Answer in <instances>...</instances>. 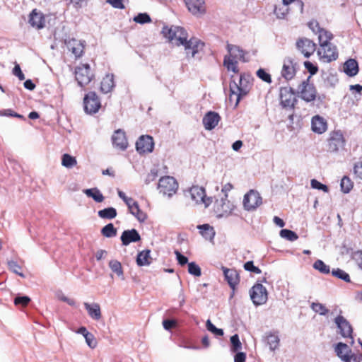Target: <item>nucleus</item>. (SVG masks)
Wrapping results in <instances>:
<instances>
[{
    "label": "nucleus",
    "instance_id": "nucleus-18",
    "mask_svg": "<svg viewBox=\"0 0 362 362\" xmlns=\"http://www.w3.org/2000/svg\"><path fill=\"white\" fill-rule=\"evenodd\" d=\"M296 47L305 57L307 58L312 55L316 49V44L308 38L299 39L296 42Z\"/></svg>",
    "mask_w": 362,
    "mask_h": 362
},
{
    "label": "nucleus",
    "instance_id": "nucleus-39",
    "mask_svg": "<svg viewBox=\"0 0 362 362\" xmlns=\"http://www.w3.org/2000/svg\"><path fill=\"white\" fill-rule=\"evenodd\" d=\"M77 160L75 157L68 154L64 153L62 157V165L66 168H72L74 166L76 165Z\"/></svg>",
    "mask_w": 362,
    "mask_h": 362
},
{
    "label": "nucleus",
    "instance_id": "nucleus-6",
    "mask_svg": "<svg viewBox=\"0 0 362 362\" xmlns=\"http://www.w3.org/2000/svg\"><path fill=\"white\" fill-rule=\"evenodd\" d=\"M177 182L175 179L170 176L163 177L159 180L158 189L163 195L170 197L177 189Z\"/></svg>",
    "mask_w": 362,
    "mask_h": 362
},
{
    "label": "nucleus",
    "instance_id": "nucleus-20",
    "mask_svg": "<svg viewBox=\"0 0 362 362\" xmlns=\"http://www.w3.org/2000/svg\"><path fill=\"white\" fill-rule=\"evenodd\" d=\"M65 44L67 49L74 54L76 58H78L83 55L84 50V42L72 38L66 40Z\"/></svg>",
    "mask_w": 362,
    "mask_h": 362
},
{
    "label": "nucleus",
    "instance_id": "nucleus-11",
    "mask_svg": "<svg viewBox=\"0 0 362 362\" xmlns=\"http://www.w3.org/2000/svg\"><path fill=\"white\" fill-rule=\"evenodd\" d=\"M228 194L220 200H216L214 204V211L218 218L228 216L233 211L235 206L227 199Z\"/></svg>",
    "mask_w": 362,
    "mask_h": 362
},
{
    "label": "nucleus",
    "instance_id": "nucleus-44",
    "mask_svg": "<svg viewBox=\"0 0 362 362\" xmlns=\"http://www.w3.org/2000/svg\"><path fill=\"white\" fill-rule=\"evenodd\" d=\"M332 274L334 276H335L339 279H341V280L344 281L345 282L351 281L350 276H349V274L339 268L332 269Z\"/></svg>",
    "mask_w": 362,
    "mask_h": 362
},
{
    "label": "nucleus",
    "instance_id": "nucleus-36",
    "mask_svg": "<svg viewBox=\"0 0 362 362\" xmlns=\"http://www.w3.org/2000/svg\"><path fill=\"white\" fill-rule=\"evenodd\" d=\"M129 212L141 223L144 222L147 218V215L140 209L138 202L133 204V208Z\"/></svg>",
    "mask_w": 362,
    "mask_h": 362
},
{
    "label": "nucleus",
    "instance_id": "nucleus-31",
    "mask_svg": "<svg viewBox=\"0 0 362 362\" xmlns=\"http://www.w3.org/2000/svg\"><path fill=\"white\" fill-rule=\"evenodd\" d=\"M114 87V76L112 74L106 75L100 83V91L103 93H108L112 91Z\"/></svg>",
    "mask_w": 362,
    "mask_h": 362
},
{
    "label": "nucleus",
    "instance_id": "nucleus-47",
    "mask_svg": "<svg viewBox=\"0 0 362 362\" xmlns=\"http://www.w3.org/2000/svg\"><path fill=\"white\" fill-rule=\"evenodd\" d=\"M280 235L281 238L290 241H295L298 238V235L295 232L288 229L281 230Z\"/></svg>",
    "mask_w": 362,
    "mask_h": 362
},
{
    "label": "nucleus",
    "instance_id": "nucleus-52",
    "mask_svg": "<svg viewBox=\"0 0 362 362\" xmlns=\"http://www.w3.org/2000/svg\"><path fill=\"white\" fill-rule=\"evenodd\" d=\"M134 21L137 23L144 24L146 23H150L151 19L149 15L146 13H141L134 18Z\"/></svg>",
    "mask_w": 362,
    "mask_h": 362
},
{
    "label": "nucleus",
    "instance_id": "nucleus-26",
    "mask_svg": "<svg viewBox=\"0 0 362 362\" xmlns=\"http://www.w3.org/2000/svg\"><path fill=\"white\" fill-rule=\"evenodd\" d=\"M28 22L32 27L41 29L45 27V20L42 13L37 12L36 9H34L30 14Z\"/></svg>",
    "mask_w": 362,
    "mask_h": 362
},
{
    "label": "nucleus",
    "instance_id": "nucleus-15",
    "mask_svg": "<svg viewBox=\"0 0 362 362\" xmlns=\"http://www.w3.org/2000/svg\"><path fill=\"white\" fill-rule=\"evenodd\" d=\"M345 144V139L340 131L333 132L328 140V151L335 153L342 148Z\"/></svg>",
    "mask_w": 362,
    "mask_h": 362
},
{
    "label": "nucleus",
    "instance_id": "nucleus-56",
    "mask_svg": "<svg viewBox=\"0 0 362 362\" xmlns=\"http://www.w3.org/2000/svg\"><path fill=\"white\" fill-rule=\"evenodd\" d=\"M85 339H86V342L87 344V345L91 348V349H94L97 346V341H96V339H95V337H94V335L89 332L88 334H86V335L84 337Z\"/></svg>",
    "mask_w": 362,
    "mask_h": 362
},
{
    "label": "nucleus",
    "instance_id": "nucleus-43",
    "mask_svg": "<svg viewBox=\"0 0 362 362\" xmlns=\"http://www.w3.org/2000/svg\"><path fill=\"white\" fill-rule=\"evenodd\" d=\"M267 344L269 345L270 350L274 351L279 344V337L274 334H269L267 337Z\"/></svg>",
    "mask_w": 362,
    "mask_h": 362
},
{
    "label": "nucleus",
    "instance_id": "nucleus-4",
    "mask_svg": "<svg viewBox=\"0 0 362 362\" xmlns=\"http://www.w3.org/2000/svg\"><path fill=\"white\" fill-rule=\"evenodd\" d=\"M310 76L303 80L297 89L298 97L307 103L314 101L317 96V90L315 85L310 83Z\"/></svg>",
    "mask_w": 362,
    "mask_h": 362
},
{
    "label": "nucleus",
    "instance_id": "nucleus-45",
    "mask_svg": "<svg viewBox=\"0 0 362 362\" xmlns=\"http://www.w3.org/2000/svg\"><path fill=\"white\" fill-rule=\"evenodd\" d=\"M312 310L320 314V315H326L329 313V310L320 303H312L310 305Z\"/></svg>",
    "mask_w": 362,
    "mask_h": 362
},
{
    "label": "nucleus",
    "instance_id": "nucleus-32",
    "mask_svg": "<svg viewBox=\"0 0 362 362\" xmlns=\"http://www.w3.org/2000/svg\"><path fill=\"white\" fill-rule=\"evenodd\" d=\"M344 71L349 76H354L358 72V65L356 60L354 59H348L344 64Z\"/></svg>",
    "mask_w": 362,
    "mask_h": 362
},
{
    "label": "nucleus",
    "instance_id": "nucleus-8",
    "mask_svg": "<svg viewBox=\"0 0 362 362\" xmlns=\"http://www.w3.org/2000/svg\"><path fill=\"white\" fill-rule=\"evenodd\" d=\"M181 45L185 48L187 58L189 59L195 57L203 49L204 43L197 37H191L189 40L187 39Z\"/></svg>",
    "mask_w": 362,
    "mask_h": 362
},
{
    "label": "nucleus",
    "instance_id": "nucleus-19",
    "mask_svg": "<svg viewBox=\"0 0 362 362\" xmlns=\"http://www.w3.org/2000/svg\"><path fill=\"white\" fill-rule=\"evenodd\" d=\"M112 142L114 147L124 151L128 146L125 132L122 129L116 130L112 136Z\"/></svg>",
    "mask_w": 362,
    "mask_h": 362
},
{
    "label": "nucleus",
    "instance_id": "nucleus-28",
    "mask_svg": "<svg viewBox=\"0 0 362 362\" xmlns=\"http://www.w3.org/2000/svg\"><path fill=\"white\" fill-rule=\"evenodd\" d=\"M312 130L317 134H322L327 130V122L319 115H315L311 121Z\"/></svg>",
    "mask_w": 362,
    "mask_h": 362
},
{
    "label": "nucleus",
    "instance_id": "nucleus-46",
    "mask_svg": "<svg viewBox=\"0 0 362 362\" xmlns=\"http://www.w3.org/2000/svg\"><path fill=\"white\" fill-rule=\"evenodd\" d=\"M341 189L344 193H349L353 188V182L347 176H344L341 180Z\"/></svg>",
    "mask_w": 362,
    "mask_h": 362
},
{
    "label": "nucleus",
    "instance_id": "nucleus-3",
    "mask_svg": "<svg viewBox=\"0 0 362 362\" xmlns=\"http://www.w3.org/2000/svg\"><path fill=\"white\" fill-rule=\"evenodd\" d=\"M163 36L169 40L173 44L180 46L187 39V32L179 26H163L162 29Z\"/></svg>",
    "mask_w": 362,
    "mask_h": 362
},
{
    "label": "nucleus",
    "instance_id": "nucleus-1",
    "mask_svg": "<svg viewBox=\"0 0 362 362\" xmlns=\"http://www.w3.org/2000/svg\"><path fill=\"white\" fill-rule=\"evenodd\" d=\"M325 33V37L319 42L317 55L321 61L328 63L338 58V51L337 47L329 42L333 38L332 33Z\"/></svg>",
    "mask_w": 362,
    "mask_h": 362
},
{
    "label": "nucleus",
    "instance_id": "nucleus-33",
    "mask_svg": "<svg viewBox=\"0 0 362 362\" xmlns=\"http://www.w3.org/2000/svg\"><path fill=\"white\" fill-rule=\"evenodd\" d=\"M199 233L206 240H212L215 236V230L213 227L209 224H203L197 226Z\"/></svg>",
    "mask_w": 362,
    "mask_h": 362
},
{
    "label": "nucleus",
    "instance_id": "nucleus-41",
    "mask_svg": "<svg viewBox=\"0 0 362 362\" xmlns=\"http://www.w3.org/2000/svg\"><path fill=\"white\" fill-rule=\"evenodd\" d=\"M101 234L106 238L115 237L117 235V228L112 223H108L101 229Z\"/></svg>",
    "mask_w": 362,
    "mask_h": 362
},
{
    "label": "nucleus",
    "instance_id": "nucleus-54",
    "mask_svg": "<svg viewBox=\"0 0 362 362\" xmlns=\"http://www.w3.org/2000/svg\"><path fill=\"white\" fill-rule=\"evenodd\" d=\"M244 269L246 271H248V272H252L255 274H261L262 273L261 269L259 267L254 265L253 261H248V262H245L244 264Z\"/></svg>",
    "mask_w": 362,
    "mask_h": 362
},
{
    "label": "nucleus",
    "instance_id": "nucleus-60",
    "mask_svg": "<svg viewBox=\"0 0 362 362\" xmlns=\"http://www.w3.org/2000/svg\"><path fill=\"white\" fill-rule=\"evenodd\" d=\"M1 115L7 116V117H14L19 119H25L24 117L22 115H20L17 112H13L11 109L4 110L1 112Z\"/></svg>",
    "mask_w": 362,
    "mask_h": 362
},
{
    "label": "nucleus",
    "instance_id": "nucleus-34",
    "mask_svg": "<svg viewBox=\"0 0 362 362\" xmlns=\"http://www.w3.org/2000/svg\"><path fill=\"white\" fill-rule=\"evenodd\" d=\"M151 251L145 250L138 253L136 257V264L140 266H148L151 264Z\"/></svg>",
    "mask_w": 362,
    "mask_h": 362
},
{
    "label": "nucleus",
    "instance_id": "nucleus-13",
    "mask_svg": "<svg viewBox=\"0 0 362 362\" xmlns=\"http://www.w3.org/2000/svg\"><path fill=\"white\" fill-rule=\"evenodd\" d=\"M298 63L290 57H286L283 61L281 76L286 81L291 80L296 74Z\"/></svg>",
    "mask_w": 362,
    "mask_h": 362
},
{
    "label": "nucleus",
    "instance_id": "nucleus-51",
    "mask_svg": "<svg viewBox=\"0 0 362 362\" xmlns=\"http://www.w3.org/2000/svg\"><path fill=\"white\" fill-rule=\"evenodd\" d=\"M30 298L26 296H18L14 298V304L17 306L25 307L30 302Z\"/></svg>",
    "mask_w": 362,
    "mask_h": 362
},
{
    "label": "nucleus",
    "instance_id": "nucleus-7",
    "mask_svg": "<svg viewBox=\"0 0 362 362\" xmlns=\"http://www.w3.org/2000/svg\"><path fill=\"white\" fill-rule=\"evenodd\" d=\"M94 75L90 71V65L83 64L75 69V78L78 86L83 87L88 85L93 78Z\"/></svg>",
    "mask_w": 362,
    "mask_h": 362
},
{
    "label": "nucleus",
    "instance_id": "nucleus-42",
    "mask_svg": "<svg viewBox=\"0 0 362 362\" xmlns=\"http://www.w3.org/2000/svg\"><path fill=\"white\" fill-rule=\"evenodd\" d=\"M313 268L324 274H328L330 272L329 266L320 259H317L314 262Z\"/></svg>",
    "mask_w": 362,
    "mask_h": 362
},
{
    "label": "nucleus",
    "instance_id": "nucleus-14",
    "mask_svg": "<svg viewBox=\"0 0 362 362\" xmlns=\"http://www.w3.org/2000/svg\"><path fill=\"white\" fill-rule=\"evenodd\" d=\"M191 199L196 204L204 203L205 206H209L212 203L211 197H206L205 189L202 187L192 186L189 189Z\"/></svg>",
    "mask_w": 362,
    "mask_h": 362
},
{
    "label": "nucleus",
    "instance_id": "nucleus-40",
    "mask_svg": "<svg viewBox=\"0 0 362 362\" xmlns=\"http://www.w3.org/2000/svg\"><path fill=\"white\" fill-rule=\"evenodd\" d=\"M223 64L226 66L228 71H232L234 73L238 72V62L235 59H233L230 57L226 56L223 60Z\"/></svg>",
    "mask_w": 362,
    "mask_h": 362
},
{
    "label": "nucleus",
    "instance_id": "nucleus-21",
    "mask_svg": "<svg viewBox=\"0 0 362 362\" xmlns=\"http://www.w3.org/2000/svg\"><path fill=\"white\" fill-rule=\"evenodd\" d=\"M220 119L221 117L217 112L209 111L204 115L202 122L206 130H212L218 125Z\"/></svg>",
    "mask_w": 362,
    "mask_h": 362
},
{
    "label": "nucleus",
    "instance_id": "nucleus-58",
    "mask_svg": "<svg viewBox=\"0 0 362 362\" xmlns=\"http://www.w3.org/2000/svg\"><path fill=\"white\" fill-rule=\"evenodd\" d=\"M310 184L311 187L314 189H320L325 192H327L329 191L328 187L327 185L320 182L315 179L311 180Z\"/></svg>",
    "mask_w": 362,
    "mask_h": 362
},
{
    "label": "nucleus",
    "instance_id": "nucleus-35",
    "mask_svg": "<svg viewBox=\"0 0 362 362\" xmlns=\"http://www.w3.org/2000/svg\"><path fill=\"white\" fill-rule=\"evenodd\" d=\"M83 192L88 197H91L94 201L100 203L104 200V196L98 188L86 189Z\"/></svg>",
    "mask_w": 362,
    "mask_h": 362
},
{
    "label": "nucleus",
    "instance_id": "nucleus-37",
    "mask_svg": "<svg viewBox=\"0 0 362 362\" xmlns=\"http://www.w3.org/2000/svg\"><path fill=\"white\" fill-rule=\"evenodd\" d=\"M109 267L112 272L115 273L122 280L124 279L123 269L121 263L118 260H110L109 262Z\"/></svg>",
    "mask_w": 362,
    "mask_h": 362
},
{
    "label": "nucleus",
    "instance_id": "nucleus-55",
    "mask_svg": "<svg viewBox=\"0 0 362 362\" xmlns=\"http://www.w3.org/2000/svg\"><path fill=\"white\" fill-rule=\"evenodd\" d=\"M257 76L264 82L268 83H272V78L270 74L266 72L263 69H259L257 70Z\"/></svg>",
    "mask_w": 362,
    "mask_h": 362
},
{
    "label": "nucleus",
    "instance_id": "nucleus-48",
    "mask_svg": "<svg viewBox=\"0 0 362 362\" xmlns=\"http://www.w3.org/2000/svg\"><path fill=\"white\" fill-rule=\"evenodd\" d=\"M231 351L237 352L242 349V344L239 339V336L235 334L230 337Z\"/></svg>",
    "mask_w": 362,
    "mask_h": 362
},
{
    "label": "nucleus",
    "instance_id": "nucleus-25",
    "mask_svg": "<svg viewBox=\"0 0 362 362\" xmlns=\"http://www.w3.org/2000/svg\"><path fill=\"white\" fill-rule=\"evenodd\" d=\"M189 12L194 15L205 12L204 0H184Z\"/></svg>",
    "mask_w": 362,
    "mask_h": 362
},
{
    "label": "nucleus",
    "instance_id": "nucleus-24",
    "mask_svg": "<svg viewBox=\"0 0 362 362\" xmlns=\"http://www.w3.org/2000/svg\"><path fill=\"white\" fill-rule=\"evenodd\" d=\"M225 279L227 281L230 287L232 289H235V286L240 281V276L238 272L233 269H228L226 267H222Z\"/></svg>",
    "mask_w": 362,
    "mask_h": 362
},
{
    "label": "nucleus",
    "instance_id": "nucleus-64",
    "mask_svg": "<svg viewBox=\"0 0 362 362\" xmlns=\"http://www.w3.org/2000/svg\"><path fill=\"white\" fill-rule=\"evenodd\" d=\"M354 173L357 177L362 180V161L358 162L354 165Z\"/></svg>",
    "mask_w": 362,
    "mask_h": 362
},
{
    "label": "nucleus",
    "instance_id": "nucleus-63",
    "mask_svg": "<svg viewBox=\"0 0 362 362\" xmlns=\"http://www.w3.org/2000/svg\"><path fill=\"white\" fill-rule=\"evenodd\" d=\"M13 74L18 78L20 81L25 79V75L21 71L19 64H16L13 69Z\"/></svg>",
    "mask_w": 362,
    "mask_h": 362
},
{
    "label": "nucleus",
    "instance_id": "nucleus-27",
    "mask_svg": "<svg viewBox=\"0 0 362 362\" xmlns=\"http://www.w3.org/2000/svg\"><path fill=\"white\" fill-rule=\"evenodd\" d=\"M83 305L90 318L95 321H98L102 317L100 306L97 303H88L85 302Z\"/></svg>",
    "mask_w": 362,
    "mask_h": 362
},
{
    "label": "nucleus",
    "instance_id": "nucleus-23",
    "mask_svg": "<svg viewBox=\"0 0 362 362\" xmlns=\"http://www.w3.org/2000/svg\"><path fill=\"white\" fill-rule=\"evenodd\" d=\"M123 245H129L132 243H136L141 240V235L136 229L125 230L120 237Z\"/></svg>",
    "mask_w": 362,
    "mask_h": 362
},
{
    "label": "nucleus",
    "instance_id": "nucleus-16",
    "mask_svg": "<svg viewBox=\"0 0 362 362\" xmlns=\"http://www.w3.org/2000/svg\"><path fill=\"white\" fill-rule=\"evenodd\" d=\"M280 100L284 107H293L296 102L293 89L291 87L281 88Z\"/></svg>",
    "mask_w": 362,
    "mask_h": 362
},
{
    "label": "nucleus",
    "instance_id": "nucleus-22",
    "mask_svg": "<svg viewBox=\"0 0 362 362\" xmlns=\"http://www.w3.org/2000/svg\"><path fill=\"white\" fill-rule=\"evenodd\" d=\"M334 351L343 362H349L350 356L354 354L350 347L343 342H339L336 344Z\"/></svg>",
    "mask_w": 362,
    "mask_h": 362
},
{
    "label": "nucleus",
    "instance_id": "nucleus-29",
    "mask_svg": "<svg viewBox=\"0 0 362 362\" xmlns=\"http://www.w3.org/2000/svg\"><path fill=\"white\" fill-rule=\"evenodd\" d=\"M227 49L230 53V57L233 59H239L243 62H247L245 58V52L239 46L228 44Z\"/></svg>",
    "mask_w": 362,
    "mask_h": 362
},
{
    "label": "nucleus",
    "instance_id": "nucleus-9",
    "mask_svg": "<svg viewBox=\"0 0 362 362\" xmlns=\"http://www.w3.org/2000/svg\"><path fill=\"white\" fill-rule=\"evenodd\" d=\"M84 110L87 114L93 115L98 112L101 107L100 98L93 92H89L83 98Z\"/></svg>",
    "mask_w": 362,
    "mask_h": 362
},
{
    "label": "nucleus",
    "instance_id": "nucleus-17",
    "mask_svg": "<svg viewBox=\"0 0 362 362\" xmlns=\"http://www.w3.org/2000/svg\"><path fill=\"white\" fill-rule=\"evenodd\" d=\"M154 148L153 138L150 136H141L136 142V149L139 153H151Z\"/></svg>",
    "mask_w": 362,
    "mask_h": 362
},
{
    "label": "nucleus",
    "instance_id": "nucleus-53",
    "mask_svg": "<svg viewBox=\"0 0 362 362\" xmlns=\"http://www.w3.org/2000/svg\"><path fill=\"white\" fill-rule=\"evenodd\" d=\"M8 269L13 272V273L18 274V276L24 278L25 275L20 272L19 270L21 269V266L15 261H9L8 262Z\"/></svg>",
    "mask_w": 362,
    "mask_h": 362
},
{
    "label": "nucleus",
    "instance_id": "nucleus-61",
    "mask_svg": "<svg viewBox=\"0 0 362 362\" xmlns=\"http://www.w3.org/2000/svg\"><path fill=\"white\" fill-rule=\"evenodd\" d=\"M105 1L115 8L124 9L125 8L122 0H105Z\"/></svg>",
    "mask_w": 362,
    "mask_h": 362
},
{
    "label": "nucleus",
    "instance_id": "nucleus-2",
    "mask_svg": "<svg viewBox=\"0 0 362 362\" xmlns=\"http://www.w3.org/2000/svg\"><path fill=\"white\" fill-rule=\"evenodd\" d=\"M250 76L241 74L239 78V84L235 81L230 83V95L229 100H235V106H238L241 98L245 96L249 91Z\"/></svg>",
    "mask_w": 362,
    "mask_h": 362
},
{
    "label": "nucleus",
    "instance_id": "nucleus-5",
    "mask_svg": "<svg viewBox=\"0 0 362 362\" xmlns=\"http://www.w3.org/2000/svg\"><path fill=\"white\" fill-rule=\"evenodd\" d=\"M250 296L255 305H262L268 300L267 288L259 282H257L250 290Z\"/></svg>",
    "mask_w": 362,
    "mask_h": 362
},
{
    "label": "nucleus",
    "instance_id": "nucleus-38",
    "mask_svg": "<svg viewBox=\"0 0 362 362\" xmlns=\"http://www.w3.org/2000/svg\"><path fill=\"white\" fill-rule=\"evenodd\" d=\"M99 217L105 219H113L117 216V210L114 207H108L98 212Z\"/></svg>",
    "mask_w": 362,
    "mask_h": 362
},
{
    "label": "nucleus",
    "instance_id": "nucleus-50",
    "mask_svg": "<svg viewBox=\"0 0 362 362\" xmlns=\"http://www.w3.org/2000/svg\"><path fill=\"white\" fill-rule=\"evenodd\" d=\"M188 272L195 276H200L202 274L201 268L194 262L188 263Z\"/></svg>",
    "mask_w": 362,
    "mask_h": 362
},
{
    "label": "nucleus",
    "instance_id": "nucleus-57",
    "mask_svg": "<svg viewBox=\"0 0 362 362\" xmlns=\"http://www.w3.org/2000/svg\"><path fill=\"white\" fill-rule=\"evenodd\" d=\"M304 66H305V69L308 70V71L310 73V77H311V76L317 74V72L318 71L317 66L313 64L310 61H305L304 62Z\"/></svg>",
    "mask_w": 362,
    "mask_h": 362
},
{
    "label": "nucleus",
    "instance_id": "nucleus-62",
    "mask_svg": "<svg viewBox=\"0 0 362 362\" xmlns=\"http://www.w3.org/2000/svg\"><path fill=\"white\" fill-rule=\"evenodd\" d=\"M175 254L179 264L181 266H184L188 262V258L181 254L178 250H175Z\"/></svg>",
    "mask_w": 362,
    "mask_h": 362
},
{
    "label": "nucleus",
    "instance_id": "nucleus-12",
    "mask_svg": "<svg viewBox=\"0 0 362 362\" xmlns=\"http://www.w3.org/2000/svg\"><path fill=\"white\" fill-rule=\"evenodd\" d=\"M262 203L259 193L255 190H250L243 199V206L247 211H253Z\"/></svg>",
    "mask_w": 362,
    "mask_h": 362
},
{
    "label": "nucleus",
    "instance_id": "nucleus-59",
    "mask_svg": "<svg viewBox=\"0 0 362 362\" xmlns=\"http://www.w3.org/2000/svg\"><path fill=\"white\" fill-rule=\"evenodd\" d=\"M158 170L156 168L151 169L146 177L145 183L148 185L151 182L154 181L158 177Z\"/></svg>",
    "mask_w": 362,
    "mask_h": 362
},
{
    "label": "nucleus",
    "instance_id": "nucleus-10",
    "mask_svg": "<svg viewBox=\"0 0 362 362\" xmlns=\"http://www.w3.org/2000/svg\"><path fill=\"white\" fill-rule=\"evenodd\" d=\"M342 310H339V315L334 318V323L339 329V333L344 338H351L353 341V328L350 322L341 315Z\"/></svg>",
    "mask_w": 362,
    "mask_h": 362
},
{
    "label": "nucleus",
    "instance_id": "nucleus-49",
    "mask_svg": "<svg viewBox=\"0 0 362 362\" xmlns=\"http://www.w3.org/2000/svg\"><path fill=\"white\" fill-rule=\"evenodd\" d=\"M206 327L208 331L213 333L216 336H223V330L222 329L217 328L210 320H208L206 323Z\"/></svg>",
    "mask_w": 362,
    "mask_h": 362
},
{
    "label": "nucleus",
    "instance_id": "nucleus-30",
    "mask_svg": "<svg viewBox=\"0 0 362 362\" xmlns=\"http://www.w3.org/2000/svg\"><path fill=\"white\" fill-rule=\"evenodd\" d=\"M309 28L315 33L318 34V40L321 42L325 37V33H331L329 31L322 28L316 20H312L308 23Z\"/></svg>",
    "mask_w": 362,
    "mask_h": 362
}]
</instances>
